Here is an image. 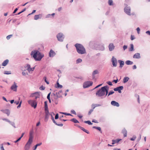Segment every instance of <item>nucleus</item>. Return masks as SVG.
I'll list each match as a JSON object with an SVG mask.
<instances>
[{"label": "nucleus", "mask_w": 150, "mask_h": 150, "mask_svg": "<svg viewBox=\"0 0 150 150\" xmlns=\"http://www.w3.org/2000/svg\"><path fill=\"white\" fill-rule=\"evenodd\" d=\"M31 55L36 61H40L44 57V55L37 50L32 51Z\"/></svg>", "instance_id": "nucleus-1"}, {"label": "nucleus", "mask_w": 150, "mask_h": 150, "mask_svg": "<svg viewBox=\"0 0 150 150\" xmlns=\"http://www.w3.org/2000/svg\"><path fill=\"white\" fill-rule=\"evenodd\" d=\"M75 47L77 52L81 54H83L86 53V49L83 46L79 43L75 44Z\"/></svg>", "instance_id": "nucleus-2"}, {"label": "nucleus", "mask_w": 150, "mask_h": 150, "mask_svg": "<svg viewBox=\"0 0 150 150\" xmlns=\"http://www.w3.org/2000/svg\"><path fill=\"white\" fill-rule=\"evenodd\" d=\"M105 86L102 87L96 93V95L98 97H101L105 95Z\"/></svg>", "instance_id": "nucleus-3"}, {"label": "nucleus", "mask_w": 150, "mask_h": 150, "mask_svg": "<svg viewBox=\"0 0 150 150\" xmlns=\"http://www.w3.org/2000/svg\"><path fill=\"white\" fill-rule=\"evenodd\" d=\"M62 92V90H60L59 92H55L54 91V93H53L51 95V96L53 95L54 96V100H57L58 98H60L61 97V95H60V93Z\"/></svg>", "instance_id": "nucleus-4"}, {"label": "nucleus", "mask_w": 150, "mask_h": 150, "mask_svg": "<svg viewBox=\"0 0 150 150\" xmlns=\"http://www.w3.org/2000/svg\"><path fill=\"white\" fill-rule=\"evenodd\" d=\"M28 104L31 106L33 107L34 108H35L37 107V103L35 100H30L28 101Z\"/></svg>", "instance_id": "nucleus-5"}, {"label": "nucleus", "mask_w": 150, "mask_h": 150, "mask_svg": "<svg viewBox=\"0 0 150 150\" xmlns=\"http://www.w3.org/2000/svg\"><path fill=\"white\" fill-rule=\"evenodd\" d=\"M57 38L58 41L60 42H62L64 38V36L62 33H60L57 34Z\"/></svg>", "instance_id": "nucleus-6"}, {"label": "nucleus", "mask_w": 150, "mask_h": 150, "mask_svg": "<svg viewBox=\"0 0 150 150\" xmlns=\"http://www.w3.org/2000/svg\"><path fill=\"white\" fill-rule=\"evenodd\" d=\"M93 83L91 81H87L84 83L83 84V87L84 88H88L93 84Z\"/></svg>", "instance_id": "nucleus-7"}, {"label": "nucleus", "mask_w": 150, "mask_h": 150, "mask_svg": "<svg viewBox=\"0 0 150 150\" xmlns=\"http://www.w3.org/2000/svg\"><path fill=\"white\" fill-rule=\"evenodd\" d=\"M124 10L125 12L129 16H130L131 15V8L130 6H126L124 8Z\"/></svg>", "instance_id": "nucleus-8"}, {"label": "nucleus", "mask_w": 150, "mask_h": 150, "mask_svg": "<svg viewBox=\"0 0 150 150\" xmlns=\"http://www.w3.org/2000/svg\"><path fill=\"white\" fill-rule=\"evenodd\" d=\"M45 122H47L48 120L49 117V116L50 115V113H49V110H45Z\"/></svg>", "instance_id": "nucleus-9"}, {"label": "nucleus", "mask_w": 150, "mask_h": 150, "mask_svg": "<svg viewBox=\"0 0 150 150\" xmlns=\"http://www.w3.org/2000/svg\"><path fill=\"white\" fill-rule=\"evenodd\" d=\"M123 88V87L122 86H120L114 88V90L115 91H118L120 93H121V90Z\"/></svg>", "instance_id": "nucleus-10"}, {"label": "nucleus", "mask_w": 150, "mask_h": 150, "mask_svg": "<svg viewBox=\"0 0 150 150\" xmlns=\"http://www.w3.org/2000/svg\"><path fill=\"white\" fill-rule=\"evenodd\" d=\"M112 62L113 66L114 67H116L117 65V60L116 58H115L113 56L112 57Z\"/></svg>", "instance_id": "nucleus-11"}, {"label": "nucleus", "mask_w": 150, "mask_h": 150, "mask_svg": "<svg viewBox=\"0 0 150 150\" xmlns=\"http://www.w3.org/2000/svg\"><path fill=\"white\" fill-rule=\"evenodd\" d=\"M18 86L16 85V83L14 82V84L12 85L11 87V89L14 91H16Z\"/></svg>", "instance_id": "nucleus-12"}, {"label": "nucleus", "mask_w": 150, "mask_h": 150, "mask_svg": "<svg viewBox=\"0 0 150 150\" xmlns=\"http://www.w3.org/2000/svg\"><path fill=\"white\" fill-rule=\"evenodd\" d=\"M55 54L56 53L55 52L52 50H50L49 53V57H54L55 55Z\"/></svg>", "instance_id": "nucleus-13"}, {"label": "nucleus", "mask_w": 150, "mask_h": 150, "mask_svg": "<svg viewBox=\"0 0 150 150\" xmlns=\"http://www.w3.org/2000/svg\"><path fill=\"white\" fill-rule=\"evenodd\" d=\"M1 111L4 113L6 114L8 116L10 115V112L8 109L1 110Z\"/></svg>", "instance_id": "nucleus-14"}, {"label": "nucleus", "mask_w": 150, "mask_h": 150, "mask_svg": "<svg viewBox=\"0 0 150 150\" xmlns=\"http://www.w3.org/2000/svg\"><path fill=\"white\" fill-rule=\"evenodd\" d=\"M111 104L113 106L117 107H119L120 106L118 102L114 100L112 101L111 102Z\"/></svg>", "instance_id": "nucleus-15"}, {"label": "nucleus", "mask_w": 150, "mask_h": 150, "mask_svg": "<svg viewBox=\"0 0 150 150\" xmlns=\"http://www.w3.org/2000/svg\"><path fill=\"white\" fill-rule=\"evenodd\" d=\"M133 58L135 59H139L141 58L140 54L139 53H135L133 56Z\"/></svg>", "instance_id": "nucleus-16"}, {"label": "nucleus", "mask_w": 150, "mask_h": 150, "mask_svg": "<svg viewBox=\"0 0 150 150\" xmlns=\"http://www.w3.org/2000/svg\"><path fill=\"white\" fill-rule=\"evenodd\" d=\"M108 47L109 50L110 51H112L114 49L115 46H114L113 44L110 43L109 44Z\"/></svg>", "instance_id": "nucleus-17"}, {"label": "nucleus", "mask_w": 150, "mask_h": 150, "mask_svg": "<svg viewBox=\"0 0 150 150\" xmlns=\"http://www.w3.org/2000/svg\"><path fill=\"white\" fill-rule=\"evenodd\" d=\"M109 90V87L108 86H105V94L106 93L105 96H106L108 93V91Z\"/></svg>", "instance_id": "nucleus-18"}, {"label": "nucleus", "mask_w": 150, "mask_h": 150, "mask_svg": "<svg viewBox=\"0 0 150 150\" xmlns=\"http://www.w3.org/2000/svg\"><path fill=\"white\" fill-rule=\"evenodd\" d=\"M118 62L120 64V66L119 67H120L121 68H122L124 64V62L122 60H118Z\"/></svg>", "instance_id": "nucleus-19"}, {"label": "nucleus", "mask_w": 150, "mask_h": 150, "mask_svg": "<svg viewBox=\"0 0 150 150\" xmlns=\"http://www.w3.org/2000/svg\"><path fill=\"white\" fill-rule=\"evenodd\" d=\"M101 106V105L100 104H93L91 105L92 108H93V109L96 107L100 106Z\"/></svg>", "instance_id": "nucleus-20"}, {"label": "nucleus", "mask_w": 150, "mask_h": 150, "mask_svg": "<svg viewBox=\"0 0 150 150\" xmlns=\"http://www.w3.org/2000/svg\"><path fill=\"white\" fill-rule=\"evenodd\" d=\"M9 60L8 59H6L4 60L3 62L2 63V65L3 66H6L7 64L8 63Z\"/></svg>", "instance_id": "nucleus-21"}, {"label": "nucleus", "mask_w": 150, "mask_h": 150, "mask_svg": "<svg viewBox=\"0 0 150 150\" xmlns=\"http://www.w3.org/2000/svg\"><path fill=\"white\" fill-rule=\"evenodd\" d=\"M121 140V139H118L116 140H112V144L113 145L115 144V143H118Z\"/></svg>", "instance_id": "nucleus-22"}, {"label": "nucleus", "mask_w": 150, "mask_h": 150, "mask_svg": "<svg viewBox=\"0 0 150 150\" xmlns=\"http://www.w3.org/2000/svg\"><path fill=\"white\" fill-rule=\"evenodd\" d=\"M122 133L123 134L124 137H126L127 135V131L125 129H124L122 131Z\"/></svg>", "instance_id": "nucleus-23"}, {"label": "nucleus", "mask_w": 150, "mask_h": 150, "mask_svg": "<svg viewBox=\"0 0 150 150\" xmlns=\"http://www.w3.org/2000/svg\"><path fill=\"white\" fill-rule=\"evenodd\" d=\"M98 70H96L93 71L92 73V77L93 79L95 77V75L96 74H98Z\"/></svg>", "instance_id": "nucleus-24"}, {"label": "nucleus", "mask_w": 150, "mask_h": 150, "mask_svg": "<svg viewBox=\"0 0 150 150\" xmlns=\"http://www.w3.org/2000/svg\"><path fill=\"white\" fill-rule=\"evenodd\" d=\"M55 115V114L53 112H51L50 113V115L51 116V119L52 120V121L54 123L56 121H55L54 120V117H53V115Z\"/></svg>", "instance_id": "nucleus-25"}, {"label": "nucleus", "mask_w": 150, "mask_h": 150, "mask_svg": "<svg viewBox=\"0 0 150 150\" xmlns=\"http://www.w3.org/2000/svg\"><path fill=\"white\" fill-rule=\"evenodd\" d=\"M30 145L26 143L24 147L25 150H28L30 148Z\"/></svg>", "instance_id": "nucleus-26"}, {"label": "nucleus", "mask_w": 150, "mask_h": 150, "mask_svg": "<svg viewBox=\"0 0 150 150\" xmlns=\"http://www.w3.org/2000/svg\"><path fill=\"white\" fill-rule=\"evenodd\" d=\"M129 79V78L128 77H125L123 79V83H125L127 82Z\"/></svg>", "instance_id": "nucleus-27"}, {"label": "nucleus", "mask_w": 150, "mask_h": 150, "mask_svg": "<svg viewBox=\"0 0 150 150\" xmlns=\"http://www.w3.org/2000/svg\"><path fill=\"white\" fill-rule=\"evenodd\" d=\"M130 47L129 48V51H133L134 50V45L132 44H131L130 45Z\"/></svg>", "instance_id": "nucleus-28"}, {"label": "nucleus", "mask_w": 150, "mask_h": 150, "mask_svg": "<svg viewBox=\"0 0 150 150\" xmlns=\"http://www.w3.org/2000/svg\"><path fill=\"white\" fill-rule=\"evenodd\" d=\"M98 49L101 51H103L105 49V48L103 45H101L98 46Z\"/></svg>", "instance_id": "nucleus-29"}, {"label": "nucleus", "mask_w": 150, "mask_h": 150, "mask_svg": "<svg viewBox=\"0 0 150 150\" xmlns=\"http://www.w3.org/2000/svg\"><path fill=\"white\" fill-rule=\"evenodd\" d=\"M42 144V142H40V143H38V144H36L33 147V150H35L36 149L37 147L38 146H40V145H41Z\"/></svg>", "instance_id": "nucleus-30"}, {"label": "nucleus", "mask_w": 150, "mask_h": 150, "mask_svg": "<svg viewBox=\"0 0 150 150\" xmlns=\"http://www.w3.org/2000/svg\"><path fill=\"white\" fill-rule=\"evenodd\" d=\"M125 64L127 65H132L133 64V62L130 60H127L125 62Z\"/></svg>", "instance_id": "nucleus-31"}, {"label": "nucleus", "mask_w": 150, "mask_h": 150, "mask_svg": "<svg viewBox=\"0 0 150 150\" xmlns=\"http://www.w3.org/2000/svg\"><path fill=\"white\" fill-rule=\"evenodd\" d=\"M45 103V110H48V106H47V101H45L44 102Z\"/></svg>", "instance_id": "nucleus-32"}, {"label": "nucleus", "mask_w": 150, "mask_h": 150, "mask_svg": "<svg viewBox=\"0 0 150 150\" xmlns=\"http://www.w3.org/2000/svg\"><path fill=\"white\" fill-rule=\"evenodd\" d=\"M70 120L72 122H73L74 123H79V122L75 118L72 119H71Z\"/></svg>", "instance_id": "nucleus-33"}, {"label": "nucleus", "mask_w": 150, "mask_h": 150, "mask_svg": "<svg viewBox=\"0 0 150 150\" xmlns=\"http://www.w3.org/2000/svg\"><path fill=\"white\" fill-rule=\"evenodd\" d=\"M93 128L94 129H96L97 130H98L101 133H102V132L101 131V129L100 127H98L93 126Z\"/></svg>", "instance_id": "nucleus-34"}, {"label": "nucleus", "mask_w": 150, "mask_h": 150, "mask_svg": "<svg viewBox=\"0 0 150 150\" xmlns=\"http://www.w3.org/2000/svg\"><path fill=\"white\" fill-rule=\"evenodd\" d=\"M38 94V95L39 94V92H35L34 93H32L30 96V97H34L35 96V95Z\"/></svg>", "instance_id": "nucleus-35"}, {"label": "nucleus", "mask_w": 150, "mask_h": 150, "mask_svg": "<svg viewBox=\"0 0 150 150\" xmlns=\"http://www.w3.org/2000/svg\"><path fill=\"white\" fill-rule=\"evenodd\" d=\"M57 86H56V87L57 88H61L62 87V86L58 82H57Z\"/></svg>", "instance_id": "nucleus-36"}, {"label": "nucleus", "mask_w": 150, "mask_h": 150, "mask_svg": "<svg viewBox=\"0 0 150 150\" xmlns=\"http://www.w3.org/2000/svg\"><path fill=\"white\" fill-rule=\"evenodd\" d=\"M85 123H87L89 125H92V123L90 121H85L84 122Z\"/></svg>", "instance_id": "nucleus-37"}, {"label": "nucleus", "mask_w": 150, "mask_h": 150, "mask_svg": "<svg viewBox=\"0 0 150 150\" xmlns=\"http://www.w3.org/2000/svg\"><path fill=\"white\" fill-rule=\"evenodd\" d=\"M4 74H11V71H5L4 73Z\"/></svg>", "instance_id": "nucleus-38"}, {"label": "nucleus", "mask_w": 150, "mask_h": 150, "mask_svg": "<svg viewBox=\"0 0 150 150\" xmlns=\"http://www.w3.org/2000/svg\"><path fill=\"white\" fill-rule=\"evenodd\" d=\"M108 3L109 5L110 6H112L113 5V1L112 0H109L108 1Z\"/></svg>", "instance_id": "nucleus-39"}, {"label": "nucleus", "mask_w": 150, "mask_h": 150, "mask_svg": "<svg viewBox=\"0 0 150 150\" xmlns=\"http://www.w3.org/2000/svg\"><path fill=\"white\" fill-rule=\"evenodd\" d=\"M40 15H36L34 16V19L35 20H37L39 18Z\"/></svg>", "instance_id": "nucleus-40"}, {"label": "nucleus", "mask_w": 150, "mask_h": 150, "mask_svg": "<svg viewBox=\"0 0 150 150\" xmlns=\"http://www.w3.org/2000/svg\"><path fill=\"white\" fill-rule=\"evenodd\" d=\"M32 142H33V139H29L28 142H27V143L28 144L31 145Z\"/></svg>", "instance_id": "nucleus-41"}, {"label": "nucleus", "mask_w": 150, "mask_h": 150, "mask_svg": "<svg viewBox=\"0 0 150 150\" xmlns=\"http://www.w3.org/2000/svg\"><path fill=\"white\" fill-rule=\"evenodd\" d=\"M82 62V60L81 59H78L76 60V63L77 64H78L79 63H81Z\"/></svg>", "instance_id": "nucleus-42"}, {"label": "nucleus", "mask_w": 150, "mask_h": 150, "mask_svg": "<svg viewBox=\"0 0 150 150\" xmlns=\"http://www.w3.org/2000/svg\"><path fill=\"white\" fill-rule=\"evenodd\" d=\"M9 123H10L11 125H12L13 127L14 128H16V127L15 125V123L13 122H12L11 121H10L9 122Z\"/></svg>", "instance_id": "nucleus-43"}, {"label": "nucleus", "mask_w": 150, "mask_h": 150, "mask_svg": "<svg viewBox=\"0 0 150 150\" xmlns=\"http://www.w3.org/2000/svg\"><path fill=\"white\" fill-rule=\"evenodd\" d=\"M60 113H62V114H63L71 116H73V115H71V114L70 113H66V112H60Z\"/></svg>", "instance_id": "nucleus-44"}, {"label": "nucleus", "mask_w": 150, "mask_h": 150, "mask_svg": "<svg viewBox=\"0 0 150 150\" xmlns=\"http://www.w3.org/2000/svg\"><path fill=\"white\" fill-rule=\"evenodd\" d=\"M93 110L94 109L93 108H92V109H91L89 110L88 113V115H89L91 114V113L93 112Z\"/></svg>", "instance_id": "nucleus-45"}, {"label": "nucleus", "mask_w": 150, "mask_h": 150, "mask_svg": "<svg viewBox=\"0 0 150 150\" xmlns=\"http://www.w3.org/2000/svg\"><path fill=\"white\" fill-rule=\"evenodd\" d=\"M114 93H115L114 92L112 91H110L108 93V96H110L111 95H112V94H113Z\"/></svg>", "instance_id": "nucleus-46"}, {"label": "nucleus", "mask_w": 150, "mask_h": 150, "mask_svg": "<svg viewBox=\"0 0 150 150\" xmlns=\"http://www.w3.org/2000/svg\"><path fill=\"white\" fill-rule=\"evenodd\" d=\"M26 10V8H24L20 12L18 13V14H17L16 15H19L21 13L24 12V11H25Z\"/></svg>", "instance_id": "nucleus-47"}, {"label": "nucleus", "mask_w": 150, "mask_h": 150, "mask_svg": "<svg viewBox=\"0 0 150 150\" xmlns=\"http://www.w3.org/2000/svg\"><path fill=\"white\" fill-rule=\"evenodd\" d=\"M56 125L58 126H60V127H62L63 126V125L62 124V123H61V124H58L56 122H55L54 123Z\"/></svg>", "instance_id": "nucleus-48"}, {"label": "nucleus", "mask_w": 150, "mask_h": 150, "mask_svg": "<svg viewBox=\"0 0 150 150\" xmlns=\"http://www.w3.org/2000/svg\"><path fill=\"white\" fill-rule=\"evenodd\" d=\"M136 137L135 136H133L132 137L130 138V139L131 141H134L136 139Z\"/></svg>", "instance_id": "nucleus-49"}, {"label": "nucleus", "mask_w": 150, "mask_h": 150, "mask_svg": "<svg viewBox=\"0 0 150 150\" xmlns=\"http://www.w3.org/2000/svg\"><path fill=\"white\" fill-rule=\"evenodd\" d=\"M71 113L76 115V113L74 110H72L71 111Z\"/></svg>", "instance_id": "nucleus-50"}, {"label": "nucleus", "mask_w": 150, "mask_h": 150, "mask_svg": "<svg viewBox=\"0 0 150 150\" xmlns=\"http://www.w3.org/2000/svg\"><path fill=\"white\" fill-rule=\"evenodd\" d=\"M45 89V87L43 86H41L40 88V89L41 90H44Z\"/></svg>", "instance_id": "nucleus-51"}, {"label": "nucleus", "mask_w": 150, "mask_h": 150, "mask_svg": "<svg viewBox=\"0 0 150 150\" xmlns=\"http://www.w3.org/2000/svg\"><path fill=\"white\" fill-rule=\"evenodd\" d=\"M12 35H10L7 36L6 37L7 39L8 40L9 39L11 38L12 36Z\"/></svg>", "instance_id": "nucleus-52"}, {"label": "nucleus", "mask_w": 150, "mask_h": 150, "mask_svg": "<svg viewBox=\"0 0 150 150\" xmlns=\"http://www.w3.org/2000/svg\"><path fill=\"white\" fill-rule=\"evenodd\" d=\"M35 69V67H33L32 68H31L30 67V69H29V70H28V71H29V72H30V71H33Z\"/></svg>", "instance_id": "nucleus-53"}, {"label": "nucleus", "mask_w": 150, "mask_h": 150, "mask_svg": "<svg viewBox=\"0 0 150 150\" xmlns=\"http://www.w3.org/2000/svg\"><path fill=\"white\" fill-rule=\"evenodd\" d=\"M44 79H45V82L47 83V84H49V83L48 82V81H47L46 78V77H44Z\"/></svg>", "instance_id": "nucleus-54"}, {"label": "nucleus", "mask_w": 150, "mask_h": 150, "mask_svg": "<svg viewBox=\"0 0 150 150\" xmlns=\"http://www.w3.org/2000/svg\"><path fill=\"white\" fill-rule=\"evenodd\" d=\"M0 149L1 150H5V149H4L3 144H1Z\"/></svg>", "instance_id": "nucleus-55"}, {"label": "nucleus", "mask_w": 150, "mask_h": 150, "mask_svg": "<svg viewBox=\"0 0 150 150\" xmlns=\"http://www.w3.org/2000/svg\"><path fill=\"white\" fill-rule=\"evenodd\" d=\"M2 120L4 121H5L8 122V123L9 122H10V121L8 119L6 118H3Z\"/></svg>", "instance_id": "nucleus-56"}, {"label": "nucleus", "mask_w": 150, "mask_h": 150, "mask_svg": "<svg viewBox=\"0 0 150 150\" xmlns=\"http://www.w3.org/2000/svg\"><path fill=\"white\" fill-rule=\"evenodd\" d=\"M21 103H22V101H21L20 102V103H19V104L18 105L17 107V108H19L21 107Z\"/></svg>", "instance_id": "nucleus-57"}, {"label": "nucleus", "mask_w": 150, "mask_h": 150, "mask_svg": "<svg viewBox=\"0 0 150 150\" xmlns=\"http://www.w3.org/2000/svg\"><path fill=\"white\" fill-rule=\"evenodd\" d=\"M58 118H59V115L58 113H57L55 116V119H57Z\"/></svg>", "instance_id": "nucleus-58"}, {"label": "nucleus", "mask_w": 150, "mask_h": 150, "mask_svg": "<svg viewBox=\"0 0 150 150\" xmlns=\"http://www.w3.org/2000/svg\"><path fill=\"white\" fill-rule=\"evenodd\" d=\"M27 70H29V69L30 67V64H28L27 65Z\"/></svg>", "instance_id": "nucleus-59"}, {"label": "nucleus", "mask_w": 150, "mask_h": 150, "mask_svg": "<svg viewBox=\"0 0 150 150\" xmlns=\"http://www.w3.org/2000/svg\"><path fill=\"white\" fill-rule=\"evenodd\" d=\"M59 120L62 121H66L67 120H64V119H62V117H60L59 118Z\"/></svg>", "instance_id": "nucleus-60"}, {"label": "nucleus", "mask_w": 150, "mask_h": 150, "mask_svg": "<svg viewBox=\"0 0 150 150\" xmlns=\"http://www.w3.org/2000/svg\"><path fill=\"white\" fill-rule=\"evenodd\" d=\"M83 131L87 133L88 134H89V132L86 129H84L83 130Z\"/></svg>", "instance_id": "nucleus-61"}, {"label": "nucleus", "mask_w": 150, "mask_h": 150, "mask_svg": "<svg viewBox=\"0 0 150 150\" xmlns=\"http://www.w3.org/2000/svg\"><path fill=\"white\" fill-rule=\"evenodd\" d=\"M117 79L116 80H114L112 81V82H115V83H117L118 81V79H117Z\"/></svg>", "instance_id": "nucleus-62"}, {"label": "nucleus", "mask_w": 150, "mask_h": 150, "mask_svg": "<svg viewBox=\"0 0 150 150\" xmlns=\"http://www.w3.org/2000/svg\"><path fill=\"white\" fill-rule=\"evenodd\" d=\"M50 94H51V92H50L49 93L47 96V99H49L50 98Z\"/></svg>", "instance_id": "nucleus-63"}, {"label": "nucleus", "mask_w": 150, "mask_h": 150, "mask_svg": "<svg viewBox=\"0 0 150 150\" xmlns=\"http://www.w3.org/2000/svg\"><path fill=\"white\" fill-rule=\"evenodd\" d=\"M127 46L125 45H124L123 46V49H124V50H125L126 49H127Z\"/></svg>", "instance_id": "nucleus-64"}]
</instances>
